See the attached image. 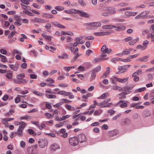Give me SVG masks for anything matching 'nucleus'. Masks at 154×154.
<instances>
[{"mask_svg": "<svg viewBox=\"0 0 154 154\" xmlns=\"http://www.w3.org/2000/svg\"><path fill=\"white\" fill-rule=\"evenodd\" d=\"M115 78L118 82L120 83H125L126 82L128 79L129 78L127 77L126 78L124 79H121L120 78H118L117 77H115Z\"/></svg>", "mask_w": 154, "mask_h": 154, "instance_id": "obj_21", "label": "nucleus"}, {"mask_svg": "<svg viewBox=\"0 0 154 154\" xmlns=\"http://www.w3.org/2000/svg\"><path fill=\"white\" fill-rule=\"evenodd\" d=\"M23 130L18 128L17 131V135L19 137H22L23 135Z\"/></svg>", "mask_w": 154, "mask_h": 154, "instance_id": "obj_35", "label": "nucleus"}, {"mask_svg": "<svg viewBox=\"0 0 154 154\" xmlns=\"http://www.w3.org/2000/svg\"><path fill=\"white\" fill-rule=\"evenodd\" d=\"M27 151L29 153H32L33 152V149L32 147L29 146L27 148Z\"/></svg>", "mask_w": 154, "mask_h": 154, "instance_id": "obj_49", "label": "nucleus"}, {"mask_svg": "<svg viewBox=\"0 0 154 154\" xmlns=\"http://www.w3.org/2000/svg\"><path fill=\"white\" fill-rule=\"evenodd\" d=\"M91 26H92L94 29L97 27L100 26H101V24L100 22H91Z\"/></svg>", "mask_w": 154, "mask_h": 154, "instance_id": "obj_19", "label": "nucleus"}, {"mask_svg": "<svg viewBox=\"0 0 154 154\" xmlns=\"http://www.w3.org/2000/svg\"><path fill=\"white\" fill-rule=\"evenodd\" d=\"M25 77L23 74H20L17 76V79H13V82L16 84H24L27 83L28 82L26 79H23V78Z\"/></svg>", "mask_w": 154, "mask_h": 154, "instance_id": "obj_1", "label": "nucleus"}, {"mask_svg": "<svg viewBox=\"0 0 154 154\" xmlns=\"http://www.w3.org/2000/svg\"><path fill=\"white\" fill-rule=\"evenodd\" d=\"M146 89V88L145 87H142L136 89L135 91V92L137 93V92H140L142 91H144Z\"/></svg>", "mask_w": 154, "mask_h": 154, "instance_id": "obj_43", "label": "nucleus"}, {"mask_svg": "<svg viewBox=\"0 0 154 154\" xmlns=\"http://www.w3.org/2000/svg\"><path fill=\"white\" fill-rule=\"evenodd\" d=\"M46 81L50 83H53L54 82V80L51 78H48L46 79Z\"/></svg>", "mask_w": 154, "mask_h": 154, "instance_id": "obj_56", "label": "nucleus"}, {"mask_svg": "<svg viewBox=\"0 0 154 154\" xmlns=\"http://www.w3.org/2000/svg\"><path fill=\"white\" fill-rule=\"evenodd\" d=\"M127 69L125 65L119 66V67L118 69L120 70V71L117 72V73L118 74L124 72L126 71Z\"/></svg>", "mask_w": 154, "mask_h": 154, "instance_id": "obj_17", "label": "nucleus"}, {"mask_svg": "<svg viewBox=\"0 0 154 154\" xmlns=\"http://www.w3.org/2000/svg\"><path fill=\"white\" fill-rule=\"evenodd\" d=\"M91 94L90 93H88L86 95H84L82 97V98L87 99L88 97H90Z\"/></svg>", "mask_w": 154, "mask_h": 154, "instance_id": "obj_64", "label": "nucleus"}, {"mask_svg": "<svg viewBox=\"0 0 154 154\" xmlns=\"http://www.w3.org/2000/svg\"><path fill=\"white\" fill-rule=\"evenodd\" d=\"M108 48H107L106 46L104 45L102 47L101 50L103 53L106 54L107 52Z\"/></svg>", "mask_w": 154, "mask_h": 154, "instance_id": "obj_28", "label": "nucleus"}, {"mask_svg": "<svg viewBox=\"0 0 154 154\" xmlns=\"http://www.w3.org/2000/svg\"><path fill=\"white\" fill-rule=\"evenodd\" d=\"M110 69V68L109 67H108L107 68L106 71L103 74L102 76V78H105L107 77L109 74Z\"/></svg>", "mask_w": 154, "mask_h": 154, "instance_id": "obj_25", "label": "nucleus"}, {"mask_svg": "<svg viewBox=\"0 0 154 154\" xmlns=\"http://www.w3.org/2000/svg\"><path fill=\"white\" fill-rule=\"evenodd\" d=\"M42 35L45 39L48 40L49 42L51 41V36L47 35L44 34H42Z\"/></svg>", "mask_w": 154, "mask_h": 154, "instance_id": "obj_34", "label": "nucleus"}, {"mask_svg": "<svg viewBox=\"0 0 154 154\" xmlns=\"http://www.w3.org/2000/svg\"><path fill=\"white\" fill-rule=\"evenodd\" d=\"M112 89L113 90H118L119 91H122V88L120 87L117 86H113L112 87Z\"/></svg>", "mask_w": 154, "mask_h": 154, "instance_id": "obj_38", "label": "nucleus"}, {"mask_svg": "<svg viewBox=\"0 0 154 154\" xmlns=\"http://www.w3.org/2000/svg\"><path fill=\"white\" fill-rule=\"evenodd\" d=\"M21 7L24 9L26 10H28L30 8V7L29 6H26L23 5L22 4H21Z\"/></svg>", "mask_w": 154, "mask_h": 154, "instance_id": "obj_52", "label": "nucleus"}, {"mask_svg": "<svg viewBox=\"0 0 154 154\" xmlns=\"http://www.w3.org/2000/svg\"><path fill=\"white\" fill-rule=\"evenodd\" d=\"M116 106H120L122 108H124L128 106L127 104L123 100H121L114 105Z\"/></svg>", "mask_w": 154, "mask_h": 154, "instance_id": "obj_8", "label": "nucleus"}, {"mask_svg": "<svg viewBox=\"0 0 154 154\" xmlns=\"http://www.w3.org/2000/svg\"><path fill=\"white\" fill-rule=\"evenodd\" d=\"M139 117V115L137 113H135L133 114L132 116V118L133 119L135 120L137 119Z\"/></svg>", "mask_w": 154, "mask_h": 154, "instance_id": "obj_58", "label": "nucleus"}, {"mask_svg": "<svg viewBox=\"0 0 154 154\" xmlns=\"http://www.w3.org/2000/svg\"><path fill=\"white\" fill-rule=\"evenodd\" d=\"M78 139L79 142L82 143L85 142L86 138L85 135L84 134H80L78 136Z\"/></svg>", "mask_w": 154, "mask_h": 154, "instance_id": "obj_12", "label": "nucleus"}, {"mask_svg": "<svg viewBox=\"0 0 154 154\" xmlns=\"http://www.w3.org/2000/svg\"><path fill=\"white\" fill-rule=\"evenodd\" d=\"M55 9L59 11H61L64 9V8L61 6H57L55 7Z\"/></svg>", "mask_w": 154, "mask_h": 154, "instance_id": "obj_48", "label": "nucleus"}, {"mask_svg": "<svg viewBox=\"0 0 154 154\" xmlns=\"http://www.w3.org/2000/svg\"><path fill=\"white\" fill-rule=\"evenodd\" d=\"M69 142L71 145L73 146H77L78 143V140L77 137L75 136L69 138Z\"/></svg>", "mask_w": 154, "mask_h": 154, "instance_id": "obj_4", "label": "nucleus"}, {"mask_svg": "<svg viewBox=\"0 0 154 154\" xmlns=\"http://www.w3.org/2000/svg\"><path fill=\"white\" fill-rule=\"evenodd\" d=\"M21 35L22 36V37L20 38V41L21 42H24L25 39L27 38V36L24 34H21Z\"/></svg>", "mask_w": 154, "mask_h": 154, "instance_id": "obj_51", "label": "nucleus"}, {"mask_svg": "<svg viewBox=\"0 0 154 154\" xmlns=\"http://www.w3.org/2000/svg\"><path fill=\"white\" fill-rule=\"evenodd\" d=\"M76 10L75 9H72L69 10H64V12L69 14H76Z\"/></svg>", "mask_w": 154, "mask_h": 154, "instance_id": "obj_24", "label": "nucleus"}, {"mask_svg": "<svg viewBox=\"0 0 154 154\" xmlns=\"http://www.w3.org/2000/svg\"><path fill=\"white\" fill-rule=\"evenodd\" d=\"M9 66L10 68L13 70L14 71H16L17 70V69L16 66L14 64H10Z\"/></svg>", "mask_w": 154, "mask_h": 154, "instance_id": "obj_47", "label": "nucleus"}, {"mask_svg": "<svg viewBox=\"0 0 154 154\" xmlns=\"http://www.w3.org/2000/svg\"><path fill=\"white\" fill-rule=\"evenodd\" d=\"M130 122V119L128 118H126L123 120V122L125 125L128 124Z\"/></svg>", "mask_w": 154, "mask_h": 154, "instance_id": "obj_46", "label": "nucleus"}, {"mask_svg": "<svg viewBox=\"0 0 154 154\" xmlns=\"http://www.w3.org/2000/svg\"><path fill=\"white\" fill-rule=\"evenodd\" d=\"M58 57L59 58L67 59L68 57V55L66 54L63 53L61 55L58 56Z\"/></svg>", "mask_w": 154, "mask_h": 154, "instance_id": "obj_33", "label": "nucleus"}, {"mask_svg": "<svg viewBox=\"0 0 154 154\" xmlns=\"http://www.w3.org/2000/svg\"><path fill=\"white\" fill-rule=\"evenodd\" d=\"M115 30L117 31H121L124 30L125 29V27L123 25H120L119 26H116L115 27Z\"/></svg>", "mask_w": 154, "mask_h": 154, "instance_id": "obj_23", "label": "nucleus"}, {"mask_svg": "<svg viewBox=\"0 0 154 154\" xmlns=\"http://www.w3.org/2000/svg\"><path fill=\"white\" fill-rule=\"evenodd\" d=\"M108 57L107 58H102V57H99L96 58H94L93 60V62L94 63H96L98 62L101 61L103 60H106L108 59Z\"/></svg>", "mask_w": 154, "mask_h": 154, "instance_id": "obj_20", "label": "nucleus"}, {"mask_svg": "<svg viewBox=\"0 0 154 154\" xmlns=\"http://www.w3.org/2000/svg\"><path fill=\"white\" fill-rule=\"evenodd\" d=\"M16 32L14 31H12L8 36V38H12L15 35Z\"/></svg>", "mask_w": 154, "mask_h": 154, "instance_id": "obj_59", "label": "nucleus"}, {"mask_svg": "<svg viewBox=\"0 0 154 154\" xmlns=\"http://www.w3.org/2000/svg\"><path fill=\"white\" fill-rule=\"evenodd\" d=\"M51 150L56 151L57 150L59 149L60 148V146L56 143H54L51 145Z\"/></svg>", "mask_w": 154, "mask_h": 154, "instance_id": "obj_18", "label": "nucleus"}, {"mask_svg": "<svg viewBox=\"0 0 154 154\" xmlns=\"http://www.w3.org/2000/svg\"><path fill=\"white\" fill-rule=\"evenodd\" d=\"M103 10L108 11L109 15L113 14L115 13L116 11L115 8L113 7H106L103 9Z\"/></svg>", "mask_w": 154, "mask_h": 154, "instance_id": "obj_7", "label": "nucleus"}, {"mask_svg": "<svg viewBox=\"0 0 154 154\" xmlns=\"http://www.w3.org/2000/svg\"><path fill=\"white\" fill-rule=\"evenodd\" d=\"M78 2L82 6H86V3L84 2L83 0H79Z\"/></svg>", "mask_w": 154, "mask_h": 154, "instance_id": "obj_63", "label": "nucleus"}, {"mask_svg": "<svg viewBox=\"0 0 154 154\" xmlns=\"http://www.w3.org/2000/svg\"><path fill=\"white\" fill-rule=\"evenodd\" d=\"M101 69V67L100 66H98L94 69L91 70V71H92L94 72H95L96 73L97 72H98L99 71H100Z\"/></svg>", "mask_w": 154, "mask_h": 154, "instance_id": "obj_36", "label": "nucleus"}, {"mask_svg": "<svg viewBox=\"0 0 154 154\" xmlns=\"http://www.w3.org/2000/svg\"><path fill=\"white\" fill-rule=\"evenodd\" d=\"M133 87L132 86H125L123 87L122 88V91H125L121 93V94H128L131 92V90L133 89Z\"/></svg>", "mask_w": 154, "mask_h": 154, "instance_id": "obj_6", "label": "nucleus"}, {"mask_svg": "<svg viewBox=\"0 0 154 154\" xmlns=\"http://www.w3.org/2000/svg\"><path fill=\"white\" fill-rule=\"evenodd\" d=\"M150 13L149 11H145L141 13L140 14L135 17V19L138 20L141 19H146L148 18L147 15Z\"/></svg>", "mask_w": 154, "mask_h": 154, "instance_id": "obj_2", "label": "nucleus"}, {"mask_svg": "<svg viewBox=\"0 0 154 154\" xmlns=\"http://www.w3.org/2000/svg\"><path fill=\"white\" fill-rule=\"evenodd\" d=\"M119 131L117 130H113L112 131H109L108 133V134L110 137H114L116 136L119 134Z\"/></svg>", "mask_w": 154, "mask_h": 154, "instance_id": "obj_14", "label": "nucleus"}, {"mask_svg": "<svg viewBox=\"0 0 154 154\" xmlns=\"http://www.w3.org/2000/svg\"><path fill=\"white\" fill-rule=\"evenodd\" d=\"M51 23L53 25H55L58 27L61 28H65L66 27L63 25H61L59 23L56 22H51Z\"/></svg>", "mask_w": 154, "mask_h": 154, "instance_id": "obj_22", "label": "nucleus"}, {"mask_svg": "<svg viewBox=\"0 0 154 154\" xmlns=\"http://www.w3.org/2000/svg\"><path fill=\"white\" fill-rule=\"evenodd\" d=\"M13 72L11 70H8L6 72V77L9 80L13 82V79H13Z\"/></svg>", "mask_w": 154, "mask_h": 154, "instance_id": "obj_10", "label": "nucleus"}, {"mask_svg": "<svg viewBox=\"0 0 154 154\" xmlns=\"http://www.w3.org/2000/svg\"><path fill=\"white\" fill-rule=\"evenodd\" d=\"M137 49H141L142 50H144L146 48L145 47V46H144L143 45L142 46L141 45H138L137 47Z\"/></svg>", "mask_w": 154, "mask_h": 154, "instance_id": "obj_50", "label": "nucleus"}, {"mask_svg": "<svg viewBox=\"0 0 154 154\" xmlns=\"http://www.w3.org/2000/svg\"><path fill=\"white\" fill-rule=\"evenodd\" d=\"M148 57L147 56H144L139 58V60L140 61L146 62L148 60Z\"/></svg>", "mask_w": 154, "mask_h": 154, "instance_id": "obj_32", "label": "nucleus"}, {"mask_svg": "<svg viewBox=\"0 0 154 154\" xmlns=\"http://www.w3.org/2000/svg\"><path fill=\"white\" fill-rule=\"evenodd\" d=\"M76 14H79L82 17L88 18L89 17V15L87 13L81 10H76Z\"/></svg>", "mask_w": 154, "mask_h": 154, "instance_id": "obj_9", "label": "nucleus"}, {"mask_svg": "<svg viewBox=\"0 0 154 154\" xmlns=\"http://www.w3.org/2000/svg\"><path fill=\"white\" fill-rule=\"evenodd\" d=\"M28 131L30 134L33 135L34 136H35L37 134L34 132V130L32 129H28Z\"/></svg>", "mask_w": 154, "mask_h": 154, "instance_id": "obj_42", "label": "nucleus"}, {"mask_svg": "<svg viewBox=\"0 0 154 154\" xmlns=\"http://www.w3.org/2000/svg\"><path fill=\"white\" fill-rule=\"evenodd\" d=\"M106 101L105 100L103 101V102L99 103V105L100 106V107H106V105L107 103H106Z\"/></svg>", "mask_w": 154, "mask_h": 154, "instance_id": "obj_40", "label": "nucleus"}, {"mask_svg": "<svg viewBox=\"0 0 154 154\" xmlns=\"http://www.w3.org/2000/svg\"><path fill=\"white\" fill-rule=\"evenodd\" d=\"M151 1H152V0L146 1L144 2V3L145 4H148L149 6H154V2H150Z\"/></svg>", "mask_w": 154, "mask_h": 154, "instance_id": "obj_41", "label": "nucleus"}, {"mask_svg": "<svg viewBox=\"0 0 154 154\" xmlns=\"http://www.w3.org/2000/svg\"><path fill=\"white\" fill-rule=\"evenodd\" d=\"M111 34V32H95L94 33V35L96 36H104L106 35H109Z\"/></svg>", "mask_w": 154, "mask_h": 154, "instance_id": "obj_15", "label": "nucleus"}, {"mask_svg": "<svg viewBox=\"0 0 154 154\" xmlns=\"http://www.w3.org/2000/svg\"><path fill=\"white\" fill-rule=\"evenodd\" d=\"M22 122V123H20V125L19 126V127L18 128L22 130H23L24 128L25 127V126L26 125V123L24 122Z\"/></svg>", "mask_w": 154, "mask_h": 154, "instance_id": "obj_29", "label": "nucleus"}, {"mask_svg": "<svg viewBox=\"0 0 154 154\" xmlns=\"http://www.w3.org/2000/svg\"><path fill=\"white\" fill-rule=\"evenodd\" d=\"M14 19L16 20V21L14 22V24L18 26H20L22 24L21 21L22 20V19L17 15L15 16Z\"/></svg>", "mask_w": 154, "mask_h": 154, "instance_id": "obj_13", "label": "nucleus"}, {"mask_svg": "<svg viewBox=\"0 0 154 154\" xmlns=\"http://www.w3.org/2000/svg\"><path fill=\"white\" fill-rule=\"evenodd\" d=\"M41 16L44 18L48 19L53 18L54 17V16L52 14L46 13L42 14Z\"/></svg>", "mask_w": 154, "mask_h": 154, "instance_id": "obj_16", "label": "nucleus"}, {"mask_svg": "<svg viewBox=\"0 0 154 154\" xmlns=\"http://www.w3.org/2000/svg\"><path fill=\"white\" fill-rule=\"evenodd\" d=\"M39 22L41 23H45L49 21L48 20L46 19H44L42 18H39Z\"/></svg>", "mask_w": 154, "mask_h": 154, "instance_id": "obj_61", "label": "nucleus"}, {"mask_svg": "<svg viewBox=\"0 0 154 154\" xmlns=\"http://www.w3.org/2000/svg\"><path fill=\"white\" fill-rule=\"evenodd\" d=\"M121 94V93H120L119 94V95L121 96L119 97V99L121 100L125 99L126 97V96L125 95H126V94Z\"/></svg>", "mask_w": 154, "mask_h": 154, "instance_id": "obj_54", "label": "nucleus"}, {"mask_svg": "<svg viewBox=\"0 0 154 154\" xmlns=\"http://www.w3.org/2000/svg\"><path fill=\"white\" fill-rule=\"evenodd\" d=\"M109 96V94L107 93L103 94L99 97H98V99H104Z\"/></svg>", "mask_w": 154, "mask_h": 154, "instance_id": "obj_37", "label": "nucleus"}, {"mask_svg": "<svg viewBox=\"0 0 154 154\" xmlns=\"http://www.w3.org/2000/svg\"><path fill=\"white\" fill-rule=\"evenodd\" d=\"M67 46L68 48L70 49L71 51H73L74 49V48L73 47V44L72 43H70L68 44Z\"/></svg>", "mask_w": 154, "mask_h": 154, "instance_id": "obj_39", "label": "nucleus"}, {"mask_svg": "<svg viewBox=\"0 0 154 154\" xmlns=\"http://www.w3.org/2000/svg\"><path fill=\"white\" fill-rule=\"evenodd\" d=\"M38 144L40 148H44L48 145V140L46 139H40L38 141Z\"/></svg>", "mask_w": 154, "mask_h": 154, "instance_id": "obj_3", "label": "nucleus"}, {"mask_svg": "<svg viewBox=\"0 0 154 154\" xmlns=\"http://www.w3.org/2000/svg\"><path fill=\"white\" fill-rule=\"evenodd\" d=\"M138 40V38L133 40V38L132 37H129L125 38L124 39V40L127 42L129 41H132L131 42H129L128 43L130 45H133L137 42Z\"/></svg>", "mask_w": 154, "mask_h": 154, "instance_id": "obj_5", "label": "nucleus"}, {"mask_svg": "<svg viewBox=\"0 0 154 154\" xmlns=\"http://www.w3.org/2000/svg\"><path fill=\"white\" fill-rule=\"evenodd\" d=\"M151 115V112L149 110L146 109L143 112L142 116L143 118L145 119L149 116Z\"/></svg>", "mask_w": 154, "mask_h": 154, "instance_id": "obj_11", "label": "nucleus"}, {"mask_svg": "<svg viewBox=\"0 0 154 154\" xmlns=\"http://www.w3.org/2000/svg\"><path fill=\"white\" fill-rule=\"evenodd\" d=\"M115 27H116V26L111 25H106L103 26L102 27L103 29H112Z\"/></svg>", "mask_w": 154, "mask_h": 154, "instance_id": "obj_26", "label": "nucleus"}, {"mask_svg": "<svg viewBox=\"0 0 154 154\" xmlns=\"http://www.w3.org/2000/svg\"><path fill=\"white\" fill-rule=\"evenodd\" d=\"M45 95L46 97L48 98H56V96L54 94H46Z\"/></svg>", "mask_w": 154, "mask_h": 154, "instance_id": "obj_45", "label": "nucleus"}, {"mask_svg": "<svg viewBox=\"0 0 154 154\" xmlns=\"http://www.w3.org/2000/svg\"><path fill=\"white\" fill-rule=\"evenodd\" d=\"M65 107L69 111H74L75 109L74 107L72 106L69 105H66Z\"/></svg>", "mask_w": 154, "mask_h": 154, "instance_id": "obj_31", "label": "nucleus"}, {"mask_svg": "<svg viewBox=\"0 0 154 154\" xmlns=\"http://www.w3.org/2000/svg\"><path fill=\"white\" fill-rule=\"evenodd\" d=\"M2 123L4 125H7L8 124V120L6 118L2 119Z\"/></svg>", "mask_w": 154, "mask_h": 154, "instance_id": "obj_57", "label": "nucleus"}, {"mask_svg": "<svg viewBox=\"0 0 154 154\" xmlns=\"http://www.w3.org/2000/svg\"><path fill=\"white\" fill-rule=\"evenodd\" d=\"M82 38L83 37L82 36H80V37H76L75 38V41L78 42H79Z\"/></svg>", "mask_w": 154, "mask_h": 154, "instance_id": "obj_62", "label": "nucleus"}, {"mask_svg": "<svg viewBox=\"0 0 154 154\" xmlns=\"http://www.w3.org/2000/svg\"><path fill=\"white\" fill-rule=\"evenodd\" d=\"M149 42L147 40H144L143 42V45L144 46H145V47L147 48V45L149 44Z\"/></svg>", "mask_w": 154, "mask_h": 154, "instance_id": "obj_55", "label": "nucleus"}, {"mask_svg": "<svg viewBox=\"0 0 154 154\" xmlns=\"http://www.w3.org/2000/svg\"><path fill=\"white\" fill-rule=\"evenodd\" d=\"M91 75L90 78V81H92L95 79L96 76V74L95 72H94L91 71Z\"/></svg>", "mask_w": 154, "mask_h": 154, "instance_id": "obj_30", "label": "nucleus"}, {"mask_svg": "<svg viewBox=\"0 0 154 154\" xmlns=\"http://www.w3.org/2000/svg\"><path fill=\"white\" fill-rule=\"evenodd\" d=\"M32 6L34 8L38 9H40L41 7V6L40 5L36 3H33L32 4Z\"/></svg>", "mask_w": 154, "mask_h": 154, "instance_id": "obj_60", "label": "nucleus"}, {"mask_svg": "<svg viewBox=\"0 0 154 154\" xmlns=\"http://www.w3.org/2000/svg\"><path fill=\"white\" fill-rule=\"evenodd\" d=\"M33 92L34 94L39 96H43L44 95V94L40 93L38 91H33Z\"/></svg>", "mask_w": 154, "mask_h": 154, "instance_id": "obj_53", "label": "nucleus"}, {"mask_svg": "<svg viewBox=\"0 0 154 154\" xmlns=\"http://www.w3.org/2000/svg\"><path fill=\"white\" fill-rule=\"evenodd\" d=\"M102 112L101 109L96 110L94 113V115L95 116H98L101 114Z\"/></svg>", "mask_w": 154, "mask_h": 154, "instance_id": "obj_44", "label": "nucleus"}, {"mask_svg": "<svg viewBox=\"0 0 154 154\" xmlns=\"http://www.w3.org/2000/svg\"><path fill=\"white\" fill-rule=\"evenodd\" d=\"M73 54L74 55H75V56H74L73 58L71 60V61L72 62H74L76 59L77 58H78L79 56L81 55V54H79L78 52H75H75H73Z\"/></svg>", "mask_w": 154, "mask_h": 154, "instance_id": "obj_27", "label": "nucleus"}]
</instances>
